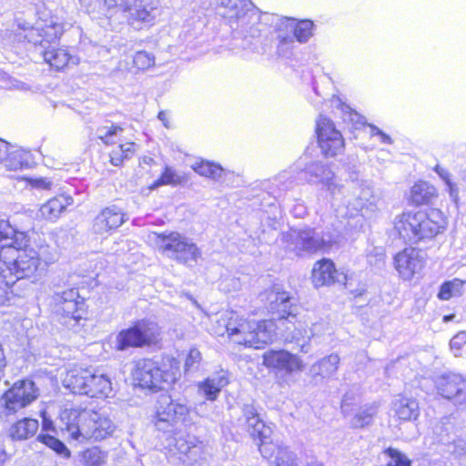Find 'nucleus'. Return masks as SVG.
Segmentation results:
<instances>
[{"mask_svg": "<svg viewBox=\"0 0 466 466\" xmlns=\"http://www.w3.org/2000/svg\"><path fill=\"white\" fill-rule=\"evenodd\" d=\"M72 204V197L67 195L56 196L40 207L39 216L46 220L55 222L66 211V208Z\"/></svg>", "mask_w": 466, "mask_h": 466, "instance_id": "a878e982", "label": "nucleus"}, {"mask_svg": "<svg viewBox=\"0 0 466 466\" xmlns=\"http://www.w3.org/2000/svg\"><path fill=\"white\" fill-rule=\"evenodd\" d=\"M28 166L27 153L0 139V167L6 171H17Z\"/></svg>", "mask_w": 466, "mask_h": 466, "instance_id": "5701e85b", "label": "nucleus"}, {"mask_svg": "<svg viewBox=\"0 0 466 466\" xmlns=\"http://www.w3.org/2000/svg\"><path fill=\"white\" fill-rule=\"evenodd\" d=\"M339 235L336 230H322L306 227L291 228L283 232L279 238L280 245L296 256L311 255L318 252H328L338 243Z\"/></svg>", "mask_w": 466, "mask_h": 466, "instance_id": "0eeeda50", "label": "nucleus"}, {"mask_svg": "<svg viewBox=\"0 0 466 466\" xmlns=\"http://www.w3.org/2000/svg\"><path fill=\"white\" fill-rule=\"evenodd\" d=\"M385 454L389 457L387 466H410V460L396 449L389 448Z\"/></svg>", "mask_w": 466, "mask_h": 466, "instance_id": "8fccbe9b", "label": "nucleus"}, {"mask_svg": "<svg viewBox=\"0 0 466 466\" xmlns=\"http://www.w3.org/2000/svg\"><path fill=\"white\" fill-rule=\"evenodd\" d=\"M294 30H293V40L295 39L303 44L307 43L309 38L313 35V28L314 24L311 20L303 19V20H296L293 21Z\"/></svg>", "mask_w": 466, "mask_h": 466, "instance_id": "4c0bfd02", "label": "nucleus"}, {"mask_svg": "<svg viewBox=\"0 0 466 466\" xmlns=\"http://www.w3.org/2000/svg\"><path fill=\"white\" fill-rule=\"evenodd\" d=\"M28 241L25 232L0 219V277L8 287L23 279L35 282L43 276L45 265L36 250L26 248Z\"/></svg>", "mask_w": 466, "mask_h": 466, "instance_id": "f257e3e1", "label": "nucleus"}, {"mask_svg": "<svg viewBox=\"0 0 466 466\" xmlns=\"http://www.w3.org/2000/svg\"><path fill=\"white\" fill-rule=\"evenodd\" d=\"M279 44L277 46V52L279 56L283 57H289L292 54V48L294 46L295 41L293 39H278Z\"/></svg>", "mask_w": 466, "mask_h": 466, "instance_id": "13d9d810", "label": "nucleus"}, {"mask_svg": "<svg viewBox=\"0 0 466 466\" xmlns=\"http://www.w3.org/2000/svg\"><path fill=\"white\" fill-rule=\"evenodd\" d=\"M263 364L277 372L292 374L304 370L305 364L300 357L287 350H268L263 354Z\"/></svg>", "mask_w": 466, "mask_h": 466, "instance_id": "a211bd4d", "label": "nucleus"}, {"mask_svg": "<svg viewBox=\"0 0 466 466\" xmlns=\"http://www.w3.org/2000/svg\"><path fill=\"white\" fill-rule=\"evenodd\" d=\"M62 429L78 442L102 441L111 436L116 426L102 411L86 408L65 409L60 414Z\"/></svg>", "mask_w": 466, "mask_h": 466, "instance_id": "7ed1b4c3", "label": "nucleus"}, {"mask_svg": "<svg viewBox=\"0 0 466 466\" xmlns=\"http://www.w3.org/2000/svg\"><path fill=\"white\" fill-rule=\"evenodd\" d=\"M37 440L52 449L57 454L65 458H68L70 456V451L66 446L56 437L49 434H40L38 435Z\"/></svg>", "mask_w": 466, "mask_h": 466, "instance_id": "49530a36", "label": "nucleus"}, {"mask_svg": "<svg viewBox=\"0 0 466 466\" xmlns=\"http://www.w3.org/2000/svg\"><path fill=\"white\" fill-rule=\"evenodd\" d=\"M279 455L276 457V466H299L296 454L289 450H280Z\"/></svg>", "mask_w": 466, "mask_h": 466, "instance_id": "6e6d98bb", "label": "nucleus"}, {"mask_svg": "<svg viewBox=\"0 0 466 466\" xmlns=\"http://www.w3.org/2000/svg\"><path fill=\"white\" fill-rule=\"evenodd\" d=\"M465 282L466 281L460 279H453L452 280L444 282L440 288L438 298L442 300H449L453 297L461 296Z\"/></svg>", "mask_w": 466, "mask_h": 466, "instance_id": "58836bf2", "label": "nucleus"}, {"mask_svg": "<svg viewBox=\"0 0 466 466\" xmlns=\"http://www.w3.org/2000/svg\"><path fill=\"white\" fill-rule=\"evenodd\" d=\"M202 360V356L200 351L192 348L189 350L186 360H185V370L186 371H195L198 369L200 362Z\"/></svg>", "mask_w": 466, "mask_h": 466, "instance_id": "864d4df0", "label": "nucleus"}, {"mask_svg": "<svg viewBox=\"0 0 466 466\" xmlns=\"http://www.w3.org/2000/svg\"><path fill=\"white\" fill-rule=\"evenodd\" d=\"M38 395L39 390L34 381L30 380L16 381L0 398V413L5 416L14 414L31 404Z\"/></svg>", "mask_w": 466, "mask_h": 466, "instance_id": "f8f14e48", "label": "nucleus"}, {"mask_svg": "<svg viewBox=\"0 0 466 466\" xmlns=\"http://www.w3.org/2000/svg\"><path fill=\"white\" fill-rule=\"evenodd\" d=\"M192 168L198 175L215 180L219 179L224 172L223 168L219 165L204 160L197 161L192 165Z\"/></svg>", "mask_w": 466, "mask_h": 466, "instance_id": "e433bc0d", "label": "nucleus"}, {"mask_svg": "<svg viewBox=\"0 0 466 466\" xmlns=\"http://www.w3.org/2000/svg\"><path fill=\"white\" fill-rule=\"evenodd\" d=\"M157 118L163 123L165 127L169 128L168 115L166 111H160L157 115Z\"/></svg>", "mask_w": 466, "mask_h": 466, "instance_id": "69168bd1", "label": "nucleus"}, {"mask_svg": "<svg viewBox=\"0 0 466 466\" xmlns=\"http://www.w3.org/2000/svg\"><path fill=\"white\" fill-rule=\"evenodd\" d=\"M121 147V149H123L124 156L127 158H129L133 153L135 152L136 144L135 143H126V144H119Z\"/></svg>", "mask_w": 466, "mask_h": 466, "instance_id": "e2e57ef3", "label": "nucleus"}, {"mask_svg": "<svg viewBox=\"0 0 466 466\" xmlns=\"http://www.w3.org/2000/svg\"><path fill=\"white\" fill-rule=\"evenodd\" d=\"M436 197L435 187L425 181L415 183L410 190V200L416 206L430 204Z\"/></svg>", "mask_w": 466, "mask_h": 466, "instance_id": "2f4dec72", "label": "nucleus"}, {"mask_svg": "<svg viewBox=\"0 0 466 466\" xmlns=\"http://www.w3.org/2000/svg\"><path fill=\"white\" fill-rule=\"evenodd\" d=\"M90 379L87 382L86 396L91 398L108 397L112 392L111 381L104 374H96L90 370Z\"/></svg>", "mask_w": 466, "mask_h": 466, "instance_id": "7c9ffc66", "label": "nucleus"}, {"mask_svg": "<svg viewBox=\"0 0 466 466\" xmlns=\"http://www.w3.org/2000/svg\"><path fill=\"white\" fill-rule=\"evenodd\" d=\"M312 281L316 287L329 285L335 282L346 285V276L339 274L334 263L328 258H322L315 263L312 269Z\"/></svg>", "mask_w": 466, "mask_h": 466, "instance_id": "b1692460", "label": "nucleus"}, {"mask_svg": "<svg viewBox=\"0 0 466 466\" xmlns=\"http://www.w3.org/2000/svg\"><path fill=\"white\" fill-rule=\"evenodd\" d=\"M269 311L272 318L269 319L276 324V331L280 329V325H285L288 319H295L290 298L287 292H270L268 295Z\"/></svg>", "mask_w": 466, "mask_h": 466, "instance_id": "412c9836", "label": "nucleus"}, {"mask_svg": "<svg viewBox=\"0 0 466 466\" xmlns=\"http://www.w3.org/2000/svg\"><path fill=\"white\" fill-rule=\"evenodd\" d=\"M126 159L124 156L123 149H121L120 145H118L116 147H115L111 153H110V161L111 163L117 167L122 164V162Z\"/></svg>", "mask_w": 466, "mask_h": 466, "instance_id": "052dcab7", "label": "nucleus"}, {"mask_svg": "<svg viewBox=\"0 0 466 466\" xmlns=\"http://www.w3.org/2000/svg\"><path fill=\"white\" fill-rule=\"evenodd\" d=\"M322 324L314 323L309 328L307 321L288 319L285 325H280L279 329L287 342L296 343L304 353L309 352V341L318 334Z\"/></svg>", "mask_w": 466, "mask_h": 466, "instance_id": "f3484780", "label": "nucleus"}, {"mask_svg": "<svg viewBox=\"0 0 466 466\" xmlns=\"http://www.w3.org/2000/svg\"><path fill=\"white\" fill-rule=\"evenodd\" d=\"M81 5L86 9L87 12H99L105 7H111L117 5V0H79Z\"/></svg>", "mask_w": 466, "mask_h": 466, "instance_id": "3c124183", "label": "nucleus"}, {"mask_svg": "<svg viewBox=\"0 0 466 466\" xmlns=\"http://www.w3.org/2000/svg\"><path fill=\"white\" fill-rule=\"evenodd\" d=\"M16 35L24 38L35 46H41V55L44 60L56 70L63 69L73 57L63 48H55L51 43L57 40L63 32V26L54 19L37 21L32 25L22 18L15 19Z\"/></svg>", "mask_w": 466, "mask_h": 466, "instance_id": "f03ea898", "label": "nucleus"}, {"mask_svg": "<svg viewBox=\"0 0 466 466\" xmlns=\"http://www.w3.org/2000/svg\"><path fill=\"white\" fill-rule=\"evenodd\" d=\"M90 379V370L72 369L63 380V384L75 394L86 395L87 382Z\"/></svg>", "mask_w": 466, "mask_h": 466, "instance_id": "cd10ccee", "label": "nucleus"}, {"mask_svg": "<svg viewBox=\"0 0 466 466\" xmlns=\"http://www.w3.org/2000/svg\"><path fill=\"white\" fill-rule=\"evenodd\" d=\"M339 360V357L337 354L324 357L310 367V373L312 376L330 378L337 372Z\"/></svg>", "mask_w": 466, "mask_h": 466, "instance_id": "c9c22d12", "label": "nucleus"}, {"mask_svg": "<svg viewBox=\"0 0 466 466\" xmlns=\"http://www.w3.org/2000/svg\"><path fill=\"white\" fill-rule=\"evenodd\" d=\"M301 172L309 183H320L333 197L341 192L342 186L326 164L319 161L310 162L304 167Z\"/></svg>", "mask_w": 466, "mask_h": 466, "instance_id": "6ab92c4d", "label": "nucleus"}, {"mask_svg": "<svg viewBox=\"0 0 466 466\" xmlns=\"http://www.w3.org/2000/svg\"><path fill=\"white\" fill-rule=\"evenodd\" d=\"M116 245L119 247L118 248L116 249V253H117V255H120L119 252H123L129 248L128 242L127 240H121L116 243Z\"/></svg>", "mask_w": 466, "mask_h": 466, "instance_id": "338daca9", "label": "nucleus"}, {"mask_svg": "<svg viewBox=\"0 0 466 466\" xmlns=\"http://www.w3.org/2000/svg\"><path fill=\"white\" fill-rule=\"evenodd\" d=\"M38 428L39 423L37 420L24 418L10 427L8 434L12 440L25 441L33 437L38 431Z\"/></svg>", "mask_w": 466, "mask_h": 466, "instance_id": "c756f323", "label": "nucleus"}, {"mask_svg": "<svg viewBox=\"0 0 466 466\" xmlns=\"http://www.w3.org/2000/svg\"><path fill=\"white\" fill-rule=\"evenodd\" d=\"M370 128V136L371 137H377L379 141L382 144L390 145L392 143V139L390 137L384 132H382L379 127L369 125Z\"/></svg>", "mask_w": 466, "mask_h": 466, "instance_id": "bf43d9fd", "label": "nucleus"}, {"mask_svg": "<svg viewBox=\"0 0 466 466\" xmlns=\"http://www.w3.org/2000/svg\"><path fill=\"white\" fill-rule=\"evenodd\" d=\"M179 367L176 360L159 365L150 359L139 360L133 370V379L138 386L152 390H163L174 384L178 379Z\"/></svg>", "mask_w": 466, "mask_h": 466, "instance_id": "6e6552de", "label": "nucleus"}, {"mask_svg": "<svg viewBox=\"0 0 466 466\" xmlns=\"http://www.w3.org/2000/svg\"><path fill=\"white\" fill-rule=\"evenodd\" d=\"M228 384V373L224 370L208 377L204 381L198 383V390L208 400H217L221 390Z\"/></svg>", "mask_w": 466, "mask_h": 466, "instance_id": "bb28decb", "label": "nucleus"}, {"mask_svg": "<svg viewBox=\"0 0 466 466\" xmlns=\"http://www.w3.org/2000/svg\"><path fill=\"white\" fill-rule=\"evenodd\" d=\"M271 436L268 438H258L259 441L258 449L263 458L267 460H271L274 458V461H276V457L279 454V451L281 450H289L288 447L279 445V443L273 442L271 441Z\"/></svg>", "mask_w": 466, "mask_h": 466, "instance_id": "37998d69", "label": "nucleus"}, {"mask_svg": "<svg viewBox=\"0 0 466 466\" xmlns=\"http://www.w3.org/2000/svg\"><path fill=\"white\" fill-rule=\"evenodd\" d=\"M81 457L86 466H104L107 461V453L97 447L86 449Z\"/></svg>", "mask_w": 466, "mask_h": 466, "instance_id": "79ce46f5", "label": "nucleus"}, {"mask_svg": "<svg viewBox=\"0 0 466 466\" xmlns=\"http://www.w3.org/2000/svg\"><path fill=\"white\" fill-rule=\"evenodd\" d=\"M122 131V127L110 123L109 125L97 127L96 135L106 145H113L119 140V134Z\"/></svg>", "mask_w": 466, "mask_h": 466, "instance_id": "ea45409f", "label": "nucleus"}, {"mask_svg": "<svg viewBox=\"0 0 466 466\" xmlns=\"http://www.w3.org/2000/svg\"><path fill=\"white\" fill-rule=\"evenodd\" d=\"M265 18L274 26L277 39H293L294 18L282 17L274 14H266Z\"/></svg>", "mask_w": 466, "mask_h": 466, "instance_id": "473e14b6", "label": "nucleus"}, {"mask_svg": "<svg viewBox=\"0 0 466 466\" xmlns=\"http://www.w3.org/2000/svg\"><path fill=\"white\" fill-rule=\"evenodd\" d=\"M6 78H8L10 85L8 86L9 88H15L19 90H26L27 86L25 83L20 82L18 80L13 79L9 77L8 76H5Z\"/></svg>", "mask_w": 466, "mask_h": 466, "instance_id": "0e129e2a", "label": "nucleus"}, {"mask_svg": "<svg viewBox=\"0 0 466 466\" xmlns=\"http://www.w3.org/2000/svg\"><path fill=\"white\" fill-rule=\"evenodd\" d=\"M451 350L455 356H459V351L466 347V331L457 333L450 341Z\"/></svg>", "mask_w": 466, "mask_h": 466, "instance_id": "4d7b16f0", "label": "nucleus"}, {"mask_svg": "<svg viewBox=\"0 0 466 466\" xmlns=\"http://www.w3.org/2000/svg\"><path fill=\"white\" fill-rule=\"evenodd\" d=\"M218 14L228 20L229 26L243 37H258L268 20L248 0H218Z\"/></svg>", "mask_w": 466, "mask_h": 466, "instance_id": "423d86ee", "label": "nucleus"}, {"mask_svg": "<svg viewBox=\"0 0 466 466\" xmlns=\"http://www.w3.org/2000/svg\"><path fill=\"white\" fill-rule=\"evenodd\" d=\"M394 266L402 279L410 280L424 266L422 253L414 248H404L394 257Z\"/></svg>", "mask_w": 466, "mask_h": 466, "instance_id": "aec40b11", "label": "nucleus"}, {"mask_svg": "<svg viewBox=\"0 0 466 466\" xmlns=\"http://www.w3.org/2000/svg\"><path fill=\"white\" fill-rule=\"evenodd\" d=\"M224 327L218 335L227 332L229 339L238 345L260 349L273 341L276 336V324L271 320L248 321L239 319L233 312L227 313L218 320Z\"/></svg>", "mask_w": 466, "mask_h": 466, "instance_id": "20e7f679", "label": "nucleus"}, {"mask_svg": "<svg viewBox=\"0 0 466 466\" xmlns=\"http://www.w3.org/2000/svg\"><path fill=\"white\" fill-rule=\"evenodd\" d=\"M353 197L347 199V215L353 217L361 213L362 216L373 213L378 208L380 198L374 195L372 188L365 182L352 181Z\"/></svg>", "mask_w": 466, "mask_h": 466, "instance_id": "dca6fc26", "label": "nucleus"}, {"mask_svg": "<svg viewBox=\"0 0 466 466\" xmlns=\"http://www.w3.org/2000/svg\"><path fill=\"white\" fill-rule=\"evenodd\" d=\"M134 67L137 70H147L155 64V56L146 51H138L133 57Z\"/></svg>", "mask_w": 466, "mask_h": 466, "instance_id": "09e8293b", "label": "nucleus"}, {"mask_svg": "<svg viewBox=\"0 0 466 466\" xmlns=\"http://www.w3.org/2000/svg\"><path fill=\"white\" fill-rule=\"evenodd\" d=\"M176 448L178 452L185 455L189 461H198L202 459L203 444L194 437H189L188 440L183 438L177 439Z\"/></svg>", "mask_w": 466, "mask_h": 466, "instance_id": "f704fd0d", "label": "nucleus"}, {"mask_svg": "<svg viewBox=\"0 0 466 466\" xmlns=\"http://www.w3.org/2000/svg\"><path fill=\"white\" fill-rule=\"evenodd\" d=\"M243 416L247 423L248 431L254 440L271 436V428L267 426L259 418V415L253 405L244 406Z\"/></svg>", "mask_w": 466, "mask_h": 466, "instance_id": "393cba45", "label": "nucleus"}, {"mask_svg": "<svg viewBox=\"0 0 466 466\" xmlns=\"http://www.w3.org/2000/svg\"><path fill=\"white\" fill-rule=\"evenodd\" d=\"M447 227V218L437 208L429 211H407L396 218L395 228L400 236L412 244L432 239Z\"/></svg>", "mask_w": 466, "mask_h": 466, "instance_id": "39448f33", "label": "nucleus"}, {"mask_svg": "<svg viewBox=\"0 0 466 466\" xmlns=\"http://www.w3.org/2000/svg\"><path fill=\"white\" fill-rule=\"evenodd\" d=\"M182 182V177L176 173V171L169 167H166L165 170L161 174L158 180L156 182L157 186L159 185H178Z\"/></svg>", "mask_w": 466, "mask_h": 466, "instance_id": "603ef678", "label": "nucleus"}, {"mask_svg": "<svg viewBox=\"0 0 466 466\" xmlns=\"http://www.w3.org/2000/svg\"><path fill=\"white\" fill-rule=\"evenodd\" d=\"M151 238L163 254L185 264L196 262L201 255L195 243L177 232L154 233Z\"/></svg>", "mask_w": 466, "mask_h": 466, "instance_id": "1a4fd4ad", "label": "nucleus"}, {"mask_svg": "<svg viewBox=\"0 0 466 466\" xmlns=\"http://www.w3.org/2000/svg\"><path fill=\"white\" fill-rule=\"evenodd\" d=\"M56 301V312L61 315V321L67 326H74L86 314L84 299L78 294L77 289H69L54 297Z\"/></svg>", "mask_w": 466, "mask_h": 466, "instance_id": "ddd939ff", "label": "nucleus"}, {"mask_svg": "<svg viewBox=\"0 0 466 466\" xmlns=\"http://www.w3.org/2000/svg\"><path fill=\"white\" fill-rule=\"evenodd\" d=\"M270 183L276 188H270V194L277 195L288 190L293 184L290 171H283L270 180Z\"/></svg>", "mask_w": 466, "mask_h": 466, "instance_id": "a18cd8bd", "label": "nucleus"}, {"mask_svg": "<svg viewBox=\"0 0 466 466\" xmlns=\"http://www.w3.org/2000/svg\"><path fill=\"white\" fill-rule=\"evenodd\" d=\"M188 413L189 408L185 400L162 394L157 399L153 421L158 431L169 432L184 421Z\"/></svg>", "mask_w": 466, "mask_h": 466, "instance_id": "9d476101", "label": "nucleus"}, {"mask_svg": "<svg viewBox=\"0 0 466 466\" xmlns=\"http://www.w3.org/2000/svg\"><path fill=\"white\" fill-rule=\"evenodd\" d=\"M449 380L441 389V395L446 399H453L456 403L466 402V388L458 385L457 380Z\"/></svg>", "mask_w": 466, "mask_h": 466, "instance_id": "a19ab883", "label": "nucleus"}, {"mask_svg": "<svg viewBox=\"0 0 466 466\" xmlns=\"http://www.w3.org/2000/svg\"><path fill=\"white\" fill-rule=\"evenodd\" d=\"M24 180L27 187L38 191L51 190L54 185L50 178L45 177H25Z\"/></svg>", "mask_w": 466, "mask_h": 466, "instance_id": "de8ad7c7", "label": "nucleus"}, {"mask_svg": "<svg viewBox=\"0 0 466 466\" xmlns=\"http://www.w3.org/2000/svg\"><path fill=\"white\" fill-rule=\"evenodd\" d=\"M128 12V23L135 28L152 25L160 15V9L151 0H117Z\"/></svg>", "mask_w": 466, "mask_h": 466, "instance_id": "2eb2a0df", "label": "nucleus"}, {"mask_svg": "<svg viewBox=\"0 0 466 466\" xmlns=\"http://www.w3.org/2000/svg\"><path fill=\"white\" fill-rule=\"evenodd\" d=\"M393 409L398 418L402 420H415L420 413L417 400L411 398L400 397L393 402Z\"/></svg>", "mask_w": 466, "mask_h": 466, "instance_id": "72a5a7b5", "label": "nucleus"}, {"mask_svg": "<svg viewBox=\"0 0 466 466\" xmlns=\"http://www.w3.org/2000/svg\"><path fill=\"white\" fill-rule=\"evenodd\" d=\"M433 170L438 174L441 179L444 182L450 198L457 203L459 200V193L463 187H466V168L461 170L459 175L457 182L451 179V174L440 165H436Z\"/></svg>", "mask_w": 466, "mask_h": 466, "instance_id": "c85d7f7f", "label": "nucleus"}, {"mask_svg": "<svg viewBox=\"0 0 466 466\" xmlns=\"http://www.w3.org/2000/svg\"><path fill=\"white\" fill-rule=\"evenodd\" d=\"M159 334L160 329L156 322L142 319L117 334L116 349L125 350L128 348H140L156 344L158 341Z\"/></svg>", "mask_w": 466, "mask_h": 466, "instance_id": "9b49d317", "label": "nucleus"}, {"mask_svg": "<svg viewBox=\"0 0 466 466\" xmlns=\"http://www.w3.org/2000/svg\"><path fill=\"white\" fill-rule=\"evenodd\" d=\"M228 281V279L226 280ZM232 283V289H238L240 288V282L238 279H228Z\"/></svg>", "mask_w": 466, "mask_h": 466, "instance_id": "774afa93", "label": "nucleus"}, {"mask_svg": "<svg viewBox=\"0 0 466 466\" xmlns=\"http://www.w3.org/2000/svg\"><path fill=\"white\" fill-rule=\"evenodd\" d=\"M127 220V216L124 211L113 205L105 208L96 217L93 223V230L96 234L103 235L118 228Z\"/></svg>", "mask_w": 466, "mask_h": 466, "instance_id": "4be33fe9", "label": "nucleus"}, {"mask_svg": "<svg viewBox=\"0 0 466 466\" xmlns=\"http://www.w3.org/2000/svg\"><path fill=\"white\" fill-rule=\"evenodd\" d=\"M332 104H334L338 109H339L342 113L343 120L356 123L358 124L360 121V115L353 111L349 106L342 104L341 101L339 98H334L332 100Z\"/></svg>", "mask_w": 466, "mask_h": 466, "instance_id": "5fc2aeb1", "label": "nucleus"}, {"mask_svg": "<svg viewBox=\"0 0 466 466\" xmlns=\"http://www.w3.org/2000/svg\"><path fill=\"white\" fill-rule=\"evenodd\" d=\"M377 413V408L373 405L360 408L350 420L353 428H363L370 425Z\"/></svg>", "mask_w": 466, "mask_h": 466, "instance_id": "c03bdc74", "label": "nucleus"}, {"mask_svg": "<svg viewBox=\"0 0 466 466\" xmlns=\"http://www.w3.org/2000/svg\"><path fill=\"white\" fill-rule=\"evenodd\" d=\"M318 144L326 157H335L344 150V138L329 118L320 115L316 122Z\"/></svg>", "mask_w": 466, "mask_h": 466, "instance_id": "4468645a", "label": "nucleus"}, {"mask_svg": "<svg viewBox=\"0 0 466 466\" xmlns=\"http://www.w3.org/2000/svg\"><path fill=\"white\" fill-rule=\"evenodd\" d=\"M40 416L42 418V428L44 431H52L54 430L53 420L47 417L46 411L45 410L40 411Z\"/></svg>", "mask_w": 466, "mask_h": 466, "instance_id": "680f3d73", "label": "nucleus"}]
</instances>
